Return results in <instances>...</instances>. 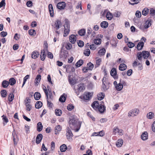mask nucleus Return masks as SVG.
<instances>
[{"label": "nucleus", "mask_w": 155, "mask_h": 155, "mask_svg": "<svg viewBox=\"0 0 155 155\" xmlns=\"http://www.w3.org/2000/svg\"><path fill=\"white\" fill-rule=\"evenodd\" d=\"M69 123V127L71 129L75 130V128L77 127L75 129V131L76 132L78 131L80 126L79 122L78 119L73 117H71Z\"/></svg>", "instance_id": "nucleus-1"}, {"label": "nucleus", "mask_w": 155, "mask_h": 155, "mask_svg": "<svg viewBox=\"0 0 155 155\" xmlns=\"http://www.w3.org/2000/svg\"><path fill=\"white\" fill-rule=\"evenodd\" d=\"M65 24L64 25V36L66 37L69 34L70 31V25L68 23V19L65 20Z\"/></svg>", "instance_id": "nucleus-2"}, {"label": "nucleus", "mask_w": 155, "mask_h": 155, "mask_svg": "<svg viewBox=\"0 0 155 155\" xmlns=\"http://www.w3.org/2000/svg\"><path fill=\"white\" fill-rule=\"evenodd\" d=\"M124 133V131L122 129H119L117 127H115L113 129V134L116 135L117 134L118 135L122 136Z\"/></svg>", "instance_id": "nucleus-3"}, {"label": "nucleus", "mask_w": 155, "mask_h": 155, "mask_svg": "<svg viewBox=\"0 0 155 155\" xmlns=\"http://www.w3.org/2000/svg\"><path fill=\"white\" fill-rule=\"evenodd\" d=\"M137 56L138 58H141L142 57L143 58H147L149 56V53L147 51H143L142 52H138Z\"/></svg>", "instance_id": "nucleus-4"}, {"label": "nucleus", "mask_w": 155, "mask_h": 155, "mask_svg": "<svg viewBox=\"0 0 155 155\" xmlns=\"http://www.w3.org/2000/svg\"><path fill=\"white\" fill-rule=\"evenodd\" d=\"M103 37V35L101 34L97 35L96 38L94 40V43L96 45H100L101 43V39Z\"/></svg>", "instance_id": "nucleus-5"}, {"label": "nucleus", "mask_w": 155, "mask_h": 155, "mask_svg": "<svg viewBox=\"0 0 155 155\" xmlns=\"http://www.w3.org/2000/svg\"><path fill=\"white\" fill-rule=\"evenodd\" d=\"M78 88L77 89V91H76V90L75 93L78 95L79 94V92L82 91L83 90L85 89V87L84 86V84H80L78 85Z\"/></svg>", "instance_id": "nucleus-6"}, {"label": "nucleus", "mask_w": 155, "mask_h": 155, "mask_svg": "<svg viewBox=\"0 0 155 155\" xmlns=\"http://www.w3.org/2000/svg\"><path fill=\"white\" fill-rule=\"evenodd\" d=\"M66 135L67 139L71 140L72 139L73 134L71 129L68 127L67 128Z\"/></svg>", "instance_id": "nucleus-7"}, {"label": "nucleus", "mask_w": 155, "mask_h": 155, "mask_svg": "<svg viewBox=\"0 0 155 155\" xmlns=\"http://www.w3.org/2000/svg\"><path fill=\"white\" fill-rule=\"evenodd\" d=\"M66 5L64 2H59L57 5V8L60 10L64 9L66 7Z\"/></svg>", "instance_id": "nucleus-8"}, {"label": "nucleus", "mask_w": 155, "mask_h": 155, "mask_svg": "<svg viewBox=\"0 0 155 155\" xmlns=\"http://www.w3.org/2000/svg\"><path fill=\"white\" fill-rule=\"evenodd\" d=\"M139 112V110L136 109L131 111L128 113V116L130 117H134L138 114Z\"/></svg>", "instance_id": "nucleus-9"}, {"label": "nucleus", "mask_w": 155, "mask_h": 155, "mask_svg": "<svg viewBox=\"0 0 155 155\" xmlns=\"http://www.w3.org/2000/svg\"><path fill=\"white\" fill-rule=\"evenodd\" d=\"M117 71L115 68H113L110 72V74L115 79L117 78L118 77L117 76Z\"/></svg>", "instance_id": "nucleus-10"}, {"label": "nucleus", "mask_w": 155, "mask_h": 155, "mask_svg": "<svg viewBox=\"0 0 155 155\" xmlns=\"http://www.w3.org/2000/svg\"><path fill=\"white\" fill-rule=\"evenodd\" d=\"M55 26L54 28H55L57 30H58L62 25V23L61 21L59 20H57L54 24Z\"/></svg>", "instance_id": "nucleus-11"}, {"label": "nucleus", "mask_w": 155, "mask_h": 155, "mask_svg": "<svg viewBox=\"0 0 155 155\" xmlns=\"http://www.w3.org/2000/svg\"><path fill=\"white\" fill-rule=\"evenodd\" d=\"M92 94V93L90 92L86 93L83 95V97L84 99L86 100L90 99L91 97Z\"/></svg>", "instance_id": "nucleus-12"}, {"label": "nucleus", "mask_w": 155, "mask_h": 155, "mask_svg": "<svg viewBox=\"0 0 155 155\" xmlns=\"http://www.w3.org/2000/svg\"><path fill=\"white\" fill-rule=\"evenodd\" d=\"M41 80V75L40 74H38L37 75V76L35 80V85L37 86H38Z\"/></svg>", "instance_id": "nucleus-13"}, {"label": "nucleus", "mask_w": 155, "mask_h": 155, "mask_svg": "<svg viewBox=\"0 0 155 155\" xmlns=\"http://www.w3.org/2000/svg\"><path fill=\"white\" fill-rule=\"evenodd\" d=\"M105 107L102 104H99V106L97 108L98 111L101 113H103L106 110Z\"/></svg>", "instance_id": "nucleus-14"}, {"label": "nucleus", "mask_w": 155, "mask_h": 155, "mask_svg": "<svg viewBox=\"0 0 155 155\" xmlns=\"http://www.w3.org/2000/svg\"><path fill=\"white\" fill-rule=\"evenodd\" d=\"M47 89H46V87H45V88H43V90L44 91V92L46 96V98L47 100H48V93L51 92V91L50 88L49 86H48L47 87Z\"/></svg>", "instance_id": "nucleus-15"}, {"label": "nucleus", "mask_w": 155, "mask_h": 155, "mask_svg": "<svg viewBox=\"0 0 155 155\" xmlns=\"http://www.w3.org/2000/svg\"><path fill=\"white\" fill-rule=\"evenodd\" d=\"M106 80V78L104 76V77L103 80V84L102 85V90L103 91H107L108 89V87H107L106 85L104 83V82H105V80Z\"/></svg>", "instance_id": "nucleus-16"}, {"label": "nucleus", "mask_w": 155, "mask_h": 155, "mask_svg": "<svg viewBox=\"0 0 155 155\" xmlns=\"http://www.w3.org/2000/svg\"><path fill=\"white\" fill-rule=\"evenodd\" d=\"M43 137V135L41 134H38L36 138V142L37 144H39L41 140Z\"/></svg>", "instance_id": "nucleus-17"}, {"label": "nucleus", "mask_w": 155, "mask_h": 155, "mask_svg": "<svg viewBox=\"0 0 155 155\" xmlns=\"http://www.w3.org/2000/svg\"><path fill=\"white\" fill-rule=\"evenodd\" d=\"M76 36L74 35H72L70 36L69 40L72 44H74L76 40Z\"/></svg>", "instance_id": "nucleus-18"}, {"label": "nucleus", "mask_w": 155, "mask_h": 155, "mask_svg": "<svg viewBox=\"0 0 155 155\" xmlns=\"http://www.w3.org/2000/svg\"><path fill=\"white\" fill-rule=\"evenodd\" d=\"M66 97L67 95L65 94L64 93L59 98V101L62 103L65 102L66 100Z\"/></svg>", "instance_id": "nucleus-19"}, {"label": "nucleus", "mask_w": 155, "mask_h": 155, "mask_svg": "<svg viewBox=\"0 0 155 155\" xmlns=\"http://www.w3.org/2000/svg\"><path fill=\"white\" fill-rule=\"evenodd\" d=\"M48 7L51 16L53 17L54 15V10L52 5L51 4H49Z\"/></svg>", "instance_id": "nucleus-20"}, {"label": "nucleus", "mask_w": 155, "mask_h": 155, "mask_svg": "<svg viewBox=\"0 0 155 155\" xmlns=\"http://www.w3.org/2000/svg\"><path fill=\"white\" fill-rule=\"evenodd\" d=\"M148 133L147 132L145 131L142 134L141 136V137L143 140H145L148 139Z\"/></svg>", "instance_id": "nucleus-21"}, {"label": "nucleus", "mask_w": 155, "mask_h": 155, "mask_svg": "<svg viewBox=\"0 0 155 155\" xmlns=\"http://www.w3.org/2000/svg\"><path fill=\"white\" fill-rule=\"evenodd\" d=\"M39 55V53L37 51H34L31 54L32 58H37L38 57Z\"/></svg>", "instance_id": "nucleus-22"}, {"label": "nucleus", "mask_w": 155, "mask_h": 155, "mask_svg": "<svg viewBox=\"0 0 155 155\" xmlns=\"http://www.w3.org/2000/svg\"><path fill=\"white\" fill-rule=\"evenodd\" d=\"M116 89L118 91H121L123 88V85L122 84L121 80H120V83L115 87Z\"/></svg>", "instance_id": "nucleus-23"}, {"label": "nucleus", "mask_w": 155, "mask_h": 155, "mask_svg": "<svg viewBox=\"0 0 155 155\" xmlns=\"http://www.w3.org/2000/svg\"><path fill=\"white\" fill-rule=\"evenodd\" d=\"M127 68V65L124 64H120L119 67V70L121 71H124L126 70Z\"/></svg>", "instance_id": "nucleus-24"}, {"label": "nucleus", "mask_w": 155, "mask_h": 155, "mask_svg": "<svg viewBox=\"0 0 155 155\" xmlns=\"http://www.w3.org/2000/svg\"><path fill=\"white\" fill-rule=\"evenodd\" d=\"M99 104L98 101H96L93 102L92 105V107L95 110H97L99 106Z\"/></svg>", "instance_id": "nucleus-25"}, {"label": "nucleus", "mask_w": 155, "mask_h": 155, "mask_svg": "<svg viewBox=\"0 0 155 155\" xmlns=\"http://www.w3.org/2000/svg\"><path fill=\"white\" fill-rule=\"evenodd\" d=\"M123 143V140L121 139H119L117 140L116 143V145L117 147H120L122 145Z\"/></svg>", "instance_id": "nucleus-26"}, {"label": "nucleus", "mask_w": 155, "mask_h": 155, "mask_svg": "<svg viewBox=\"0 0 155 155\" xmlns=\"http://www.w3.org/2000/svg\"><path fill=\"white\" fill-rule=\"evenodd\" d=\"M144 43L143 42H139L137 44V48L138 50H141L143 46Z\"/></svg>", "instance_id": "nucleus-27"}, {"label": "nucleus", "mask_w": 155, "mask_h": 155, "mask_svg": "<svg viewBox=\"0 0 155 155\" xmlns=\"http://www.w3.org/2000/svg\"><path fill=\"white\" fill-rule=\"evenodd\" d=\"M130 1L129 2V4L134 5L139 3L140 1V0H130Z\"/></svg>", "instance_id": "nucleus-28"}, {"label": "nucleus", "mask_w": 155, "mask_h": 155, "mask_svg": "<svg viewBox=\"0 0 155 155\" xmlns=\"http://www.w3.org/2000/svg\"><path fill=\"white\" fill-rule=\"evenodd\" d=\"M8 82L10 85L12 86L15 84L16 81L14 78H12L9 79Z\"/></svg>", "instance_id": "nucleus-29"}, {"label": "nucleus", "mask_w": 155, "mask_h": 155, "mask_svg": "<svg viewBox=\"0 0 155 155\" xmlns=\"http://www.w3.org/2000/svg\"><path fill=\"white\" fill-rule=\"evenodd\" d=\"M37 130L39 132H40L43 129V126L41 122H38L37 124Z\"/></svg>", "instance_id": "nucleus-30"}, {"label": "nucleus", "mask_w": 155, "mask_h": 155, "mask_svg": "<svg viewBox=\"0 0 155 155\" xmlns=\"http://www.w3.org/2000/svg\"><path fill=\"white\" fill-rule=\"evenodd\" d=\"M61 127L60 125H58L56 126L54 128L55 133V134L58 133L59 132L61 131Z\"/></svg>", "instance_id": "nucleus-31"}, {"label": "nucleus", "mask_w": 155, "mask_h": 155, "mask_svg": "<svg viewBox=\"0 0 155 155\" xmlns=\"http://www.w3.org/2000/svg\"><path fill=\"white\" fill-rule=\"evenodd\" d=\"M8 82L6 80H4L2 83V86L4 88L7 87L9 85Z\"/></svg>", "instance_id": "nucleus-32"}, {"label": "nucleus", "mask_w": 155, "mask_h": 155, "mask_svg": "<svg viewBox=\"0 0 155 155\" xmlns=\"http://www.w3.org/2000/svg\"><path fill=\"white\" fill-rule=\"evenodd\" d=\"M106 51L104 48L101 49L98 52V54L100 56L104 55Z\"/></svg>", "instance_id": "nucleus-33"}, {"label": "nucleus", "mask_w": 155, "mask_h": 155, "mask_svg": "<svg viewBox=\"0 0 155 155\" xmlns=\"http://www.w3.org/2000/svg\"><path fill=\"white\" fill-rule=\"evenodd\" d=\"M34 98L35 100H38L41 98L40 94L38 92H36L34 94Z\"/></svg>", "instance_id": "nucleus-34"}, {"label": "nucleus", "mask_w": 155, "mask_h": 155, "mask_svg": "<svg viewBox=\"0 0 155 155\" xmlns=\"http://www.w3.org/2000/svg\"><path fill=\"white\" fill-rule=\"evenodd\" d=\"M100 25L102 28H106L108 27V22L106 21H103L101 23Z\"/></svg>", "instance_id": "nucleus-35"}, {"label": "nucleus", "mask_w": 155, "mask_h": 155, "mask_svg": "<svg viewBox=\"0 0 155 155\" xmlns=\"http://www.w3.org/2000/svg\"><path fill=\"white\" fill-rule=\"evenodd\" d=\"M42 105V103L40 101L36 102L35 104V106L36 108L39 109L40 108Z\"/></svg>", "instance_id": "nucleus-36"}, {"label": "nucleus", "mask_w": 155, "mask_h": 155, "mask_svg": "<svg viewBox=\"0 0 155 155\" xmlns=\"http://www.w3.org/2000/svg\"><path fill=\"white\" fill-rule=\"evenodd\" d=\"M97 96L98 100H101L104 98V93H99Z\"/></svg>", "instance_id": "nucleus-37"}, {"label": "nucleus", "mask_w": 155, "mask_h": 155, "mask_svg": "<svg viewBox=\"0 0 155 155\" xmlns=\"http://www.w3.org/2000/svg\"><path fill=\"white\" fill-rule=\"evenodd\" d=\"M94 67V65L91 62L87 63V67L88 68L87 69H88L89 70H92Z\"/></svg>", "instance_id": "nucleus-38"}, {"label": "nucleus", "mask_w": 155, "mask_h": 155, "mask_svg": "<svg viewBox=\"0 0 155 155\" xmlns=\"http://www.w3.org/2000/svg\"><path fill=\"white\" fill-rule=\"evenodd\" d=\"M144 26H145V28H147L149 27L151 25V23H150V21L149 20H147L146 22L144 24Z\"/></svg>", "instance_id": "nucleus-39"}, {"label": "nucleus", "mask_w": 155, "mask_h": 155, "mask_svg": "<svg viewBox=\"0 0 155 155\" xmlns=\"http://www.w3.org/2000/svg\"><path fill=\"white\" fill-rule=\"evenodd\" d=\"M154 114L152 112H150L147 114V117L148 119H151L154 117Z\"/></svg>", "instance_id": "nucleus-40"}, {"label": "nucleus", "mask_w": 155, "mask_h": 155, "mask_svg": "<svg viewBox=\"0 0 155 155\" xmlns=\"http://www.w3.org/2000/svg\"><path fill=\"white\" fill-rule=\"evenodd\" d=\"M67 149V147L66 145L65 144H63L61 145L60 147V150L62 152H64Z\"/></svg>", "instance_id": "nucleus-41"}, {"label": "nucleus", "mask_w": 155, "mask_h": 155, "mask_svg": "<svg viewBox=\"0 0 155 155\" xmlns=\"http://www.w3.org/2000/svg\"><path fill=\"white\" fill-rule=\"evenodd\" d=\"M149 12V9L147 8H145L143 10L142 13L143 15H146Z\"/></svg>", "instance_id": "nucleus-42"}, {"label": "nucleus", "mask_w": 155, "mask_h": 155, "mask_svg": "<svg viewBox=\"0 0 155 155\" xmlns=\"http://www.w3.org/2000/svg\"><path fill=\"white\" fill-rule=\"evenodd\" d=\"M0 93L2 97H6L7 94V92L5 90H1Z\"/></svg>", "instance_id": "nucleus-43"}, {"label": "nucleus", "mask_w": 155, "mask_h": 155, "mask_svg": "<svg viewBox=\"0 0 155 155\" xmlns=\"http://www.w3.org/2000/svg\"><path fill=\"white\" fill-rule=\"evenodd\" d=\"M14 97V96L13 94L12 93H10L8 96V101L10 102L12 101L13 100Z\"/></svg>", "instance_id": "nucleus-44"}, {"label": "nucleus", "mask_w": 155, "mask_h": 155, "mask_svg": "<svg viewBox=\"0 0 155 155\" xmlns=\"http://www.w3.org/2000/svg\"><path fill=\"white\" fill-rule=\"evenodd\" d=\"M106 17L109 20H111L113 18V15L110 12H108L107 13Z\"/></svg>", "instance_id": "nucleus-45"}, {"label": "nucleus", "mask_w": 155, "mask_h": 155, "mask_svg": "<svg viewBox=\"0 0 155 155\" xmlns=\"http://www.w3.org/2000/svg\"><path fill=\"white\" fill-rule=\"evenodd\" d=\"M83 63V60L82 59H80L76 63L75 65L77 67H79L82 65Z\"/></svg>", "instance_id": "nucleus-46"}, {"label": "nucleus", "mask_w": 155, "mask_h": 155, "mask_svg": "<svg viewBox=\"0 0 155 155\" xmlns=\"http://www.w3.org/2000/svg\"><path fill=\"white\" fill-rule=\"evenodd\" d=\"M46 54L44 49H41L40 54V58H45Z\"/></svg>", "instance_id": "nucleus-47"}, {"label": "nucleus", "mask_w": 155, "mask_h": 155, "mask_svg": "<svg viewBox=\"0 0 155 155\" xmlns=\"http://www.w3.org/2000/svg\"><path fill=\"white\" fill-rule=\"evenodd\" d=\"M62 111L60 109H56L55 110V114L58 116H60L62 114Z\"/></svg>", "instance_id": "nucleus-48"}, {"label": "nucleus", "mask_w": 155, "mask_h": 155, "mask_svg": "<svg viewBox=\"0 0 155 155\" xmlns=\"http://www.w3.org/2000/svg\"><path fill=\"white\" fill-rule=\"evenodd\" d=\"M29 34L32 36H34L36 34L35 30L34 29H30L28 31Z\"/></svg>", "instance_id": "nucleus-49"}, {"label": "nucleus", "mask_w": 155, "mask_h": 155, "mask_svg": "<svg viewBox=\"0 0 155 155\" xmlns=\"http://www.w3.org/2000/svg\"><path fill=\"white\" fill-rule=\"evenodd\" d=\"M78 34L81 36L84 35L85 34V30L82 29L78 31Z\"/></svg>", "instance_id": "nucleus-50"}, {"label": "nucleus", "mask_w": 155, "mask_h": 155, "mask_svg": "<svg viewBox=\"0 0 155 155\" xmlns=\"http://www.w3.org/2000/svg\"><path fill=\"white\" fill-rule=\"evenodd\" d=\"M29 75H27L24 78L22 86V87H23V86L25 84L26 81L29 78Z\"/></svg>", "instance_id": "nucleus-51"}, {"label": "nucleus", "mask_w": 155, "mask_h": 155, "mask_svg": "<svg viewBox=\"0 0 155 155\" xmlns=\"http://www.w3.org/2000/svg\"><path fill=\"white\" fill-rule=\"evenodd\" d=\"M77 43L78 46L80 47H82L84 45V42L81 40H79L77 41Z\"/></svg>", "instance_id": "nucleus-52"}, {"label": "nucleus", "mask_w": 155, "mask_h": 155, "mask_svg": "<svg viewBox=\"0 0 155 155\" xmlns=\"http://www.w3.org/2000/svg\"><path fill=\"white\" fill-rule=\"evenodd\" d=\"M74 108V106L71 104H69L67 106V109L69 111L71 110Z\"/></svg>", "instance_id": "nucleus-53"}, {"label": "nucleus", "mask_w": 155, "mask_h": 155, "mask_svg": "<svg viewBox=\"0 0 155 155\" xmlns=\"http://www.w3.org/2000/svg\"><path fill=\"white\" fill-rule=\"evenodd\" d=\"M25 105L26 107V110L28 111H30L31 108V105L28 103H25Z\"/></svg>", "instance_id": "nucleus-54"}, {"label": "nucleus", "mask_w": 155, "mask_h": 155, "mask_svg": "<svg viewBox=\"0 0 155 155\" xmlns=\"http://www.w3.org/2000/svg\"><path fill=\"white\" fill-rule=\"evenodd\" d=\"M139 63H140L138 61H135L133 63V66L134 68H135L137 67V66H139Z\"/></svg>", "instance_id": "nucleus-55"}, {"label": "nucleus", "mask_w": 155, "mask_h": 155, "mask_svg": "<svg viewBox=\"0 0 155 155\" xmlns=\"http://www.w3.org/2000/svg\"><path fill=\"white\" fill-rule=\"evenodd\" d=\"M84 54L85 55L88 56L90 54V51L89 49H87L84 52Z\"/></svg>", "instance_id": "nucleus-56"}, {"label": "nucleus", "mask_w": 155, "mask_h": 155, "mask_svg": "<svg viewBox=\"0 0 155 155\" xmlns=\"http://www.w3.org/2000/svg\"><path fill=\"white\" fill-rule=\"evenodd\" d=\"M135 15L136 17L140 18L141 17V15L140 11L139 10L136 11L135 13Z\"/></svg>", "instance_id": "nucleus-57"}, {"label": "nucleus", "mask_w": 155, "mask_h": 155, "mask_svg": "<svg viewBox=\"0 0 155 155\" xmlns=\"http://www.w3.org/2000/svg\"><path fill=\"white\" fill-rule=\"evenodd\" d=\"M72 47V45L70 43H68L67 44L66 48L68 50L70 49Z\"/></svg>", "instance_id": "nucleus-58"}, {"label": "nucleus", "mask_w": 155, "mask_h": 155, "mask_svg": "<svg viewBox=\"0 0 155 155\" xmlns=\"http://www.w3.org/2000/svg\"><path fill=\"white\" fill-rule=\"evenodd\" d=\"M2 119L4 122H5L6 123L8 122V118L4 115H3L2 117Z\"/></svg>", "instance_id": "nucleus-59"}, {"label": "nucleus", "mask_w": 155, "mask_h": 155, "mask_svg": "<svg viewBox=\"0 0 155 155\" xmlns=\"http://www.w3.org/2000/svg\"><path fill=\"white\" fill-rule=\"evenodd\" d=\"M150 13L152 16L154 15H155V10L153 8H150Z\"/></svg>", "instance_id": "nucleus-60"}, {"label": "nucleus", "mask_w": 155, "mask_h": 155, "mask_svg": "<svg viewBox=\"0 0 155 155\" xmlns=\"http://www.w3.org/2000/svg\"><path fill=\"white\" fill-rule=\"evenodd\" d=\"M127 45L129 48H131L134 46V44L132 42H129L127 44Z\"/></svg>", "instance_id": "nucleus-61"}, {"label": "nucleus", "mask_w": 155, "mask_h": 155, "mask_svg": "<svg viewBox=\"0 0 155 155\" xmlns=\"http://www.w3.org/2000/svg\"><path fill=\"white\" fill-rule=\"evenodd\" d=\"M5 0H2L0 2V8L2 6H5Z\"/></svg>", "instance_id": "nucleus-62"}, {"label": "nucleus", "mask_w": 155, "mask_h": 155, "mask_svg": "<svg viewBox=\"0 0 155 155\" xmlns=\"http://www.w3.org/2000/svg\"><path fill=\"white\" fill-rule=\"evenodd\" d=\"M90 48L91 50H94L96 49L97 47L95 45L92 44L90 45Z\"/></svg>", "instance_id": "nucleus-63"}, {"label": "nucleus", "mask_w": 155, "mask_h": 155, "mask_svg": "<svg viewBox=\"0 0 155 155\" xmlns=\"http://www.w3.org/2000/svg\"><path fill=\"white\" fill-rule=\"evenodd\" d=\"M55 145L54 142L53 141L52 142L51 144V149L52 150H53L55 148Z\"/></svg>", "instance_id": "nucleus-64"}]
</instances>
